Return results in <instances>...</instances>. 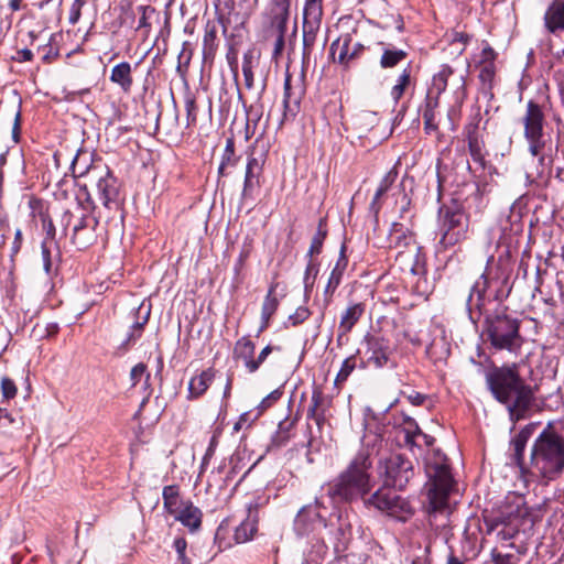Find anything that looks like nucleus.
Returning a JSON list of instances; mask_svg holds the SVG:
<instances>
[{"mask_svg":"<svg viewBox=\"0 0 564 564\" xmlns=\"http://www.w3.org/2000/svg\"><path fill=\"white\" fill-rule=\"evenodd\" d=\"M486 382L494 398L506 405L512 422L527 417L534 402V391L521 378L517 364L494 367L487 372Z\"/></svg>","mask_w":564,"mask_h":564,"instance_id":"obj_1","label":"nucleus"},{"mask_svg":"<svg viewBox=\"0 0 564 564\" xmlns=\"http://www.w3.org/2000/svg\"><path fill=\"white\" fill-rule=\"evenodd\" d=\"M564 470V436L549 423L534 440L528 468L525 484H549Z\"/></svg>","mask_w":564,"mask_h":564,"instance_id":"obj_2","label":"nucleus"},{"mask_svg":"<svg viewBox=\"0 0 564 564\" xmlns=\"http://www.w3.org/2000/svg\"><path fill=\"white\" fill-rule=\"evenodd\" d=\"M382 440L376 435L362 443L346 468L330 482L333 494H372L377 488L373 476V456L380 455Z\"/></svg>","mask_w":564,"mask_h":564,"instance_id":"obj_3","label":"nucleus"},{"mask_svg":"<svg viewBox=\"0 0 564 564\" xmlns=\"http://www.w3.org/2000/svg\"><path fill=\"white\" fill-rule=\"evenodd\" d=\"M484 333L497 350L514 352L522 345L519 319L511 317L505 311L486 316Z\"/></svg>","mask_w":564,"mask_h":564,"instance_id":"obj_4","label":"nucleus"},{"mask_svg":"<svg viewBox=\"0 0 564 564\" xmlns=\"http://www.w3.org/2000/svg\"><path fill=\"white\" fill-rule=\"evenodd\" d=\"M441 238L440 245L448 249L467 238L469 216L457 202L443 205L438 209Z\"/></svg>","mask_w":564,"mask_h":564,"instance_id":"obj_5","label":"nucleus"},{"mask_svg":"<svg viewBox=\"0 0 564 564\" xmlns=\"http://www.w3.org/2000/svg\"><path fill=\"white\" fill-rule=\"evenodd\" d=\"M377 474L382 485L372 494H380L382 489L402 491L413 475L412 463L399 453H390L379 458Z\"/></svg>","mask_w":564,"mask_h":564,"instance_id":"obj_6","label":"nucleus"},{"mask_svg":"<svg viewBox=\"0 0 564 564\" xmlns=\"http://www.w3.org/2000/svg\"><path fill=\"white\" fill-rule=\"evenodd\" d=\"M545 116L542 107L534 100L527 102V109L522 117L523 135L529 144V152L538 158L539 164L544 165L546 158L543 154L546 141L544 139Z\"/></svg>","mask_w":564,"mask_h":564,"instance_id":"obj_7","label":"nucleus"},{"mask_svg":"<svg viewBox=\"0 0 564 564\" xmlns=\"http://www.w3.org/2000/svg\"><path fill=\"white\" fill-rule=\"evenodd\" d=\"M362 344L365 345L364 359L359 367L382 369L392 366L393 348L390 340L379 335L367 334L364 337Z\"/></svg>","mask_w":564,"mask_h":564,"instance_id":"obj_8","label":"nucleus"},{"mask_svg":"<svg viewBox=\"0 0 564 564\" xmlns=\"http://www.w3.org/2000/svg\"><path fill=\"white\" fill-rule=\"evenodd\" d=\"M90 184L96 186L99 199L106 208L119 209L120 184L108 166L96 164Z\"/></svg>","mask_w":564,"mask_h":564,"instance_id":"obj_9","label":"nucleus"},{"mask_svg":"<svg viewBox=\"0 0 564 564\" xmlns=\"http://www.w3.org/2000/svg\"><path fill=\"white\" fill-rule=\"evenodd\" d=\"M180 498L181 496H163L164 508L191 532H196L202 525L203 513L192 501Z\"/></svg>","mask_w":564,"mask_h":564,"instance_id":"obj_10","label":"nucleus"},{"mask_svg":"<svg viewBox=\"0 0 564 564\" xmlns=\"http://www.w3.org/2000/svg\"><path fill=\"white\" fill-rule=\"evenodd\" d=\"M426 473L429 476V487L425 494H460L466 490V488L454 478L451 468L446 464L429 465Z\"/></svg>","mask_w":564,"mask_h":564,"instance_id":"obj_11","label":"nucleus"},{"mask_svg":"<svg viewBox=\"0 0 564 564\" xmlns=\"http://www.w3.org/2000/svg\"><path fill=\"white\" fill-rule=\"evenodd\" d=\"M365 503L401 522L414 514V507L403 496H369Z\"/></svg>","mask_w":564,"mask_h":564,"instance_id":"obj_12","label":"nucleus"},{"mask_svg":"<svg viewBox=\"0 0 564 564\" xmlns=\"http://www.w3.org/2000/svg\"><path fill=\"white\" fill-rule=\"evenodd\" d=\"M449 78H452V85L455 87V104L459 108L466 98V79L465 75L456 74L452 66L447 64L441 66L440 70L433 75L429 90L441 96L446 90Z\"/></svg>","mask_w":564,"mask_h":564,"instance_id":"obj_13","label":"nucleus"},{"mask_svg":"<svg viewBox=\"0 0 564 564\" xmlns=\"http://www.w3.org/2000/svg\"><path fill=\"white\" fill-rule=\"evenodd\" d=\"M323 9L303 8V63H308L321 29Z\"/></svg>","mask_w":564,"mask_h":564,"instance_id":"obj_14","label":"nucleus"},{"mask_svg":"<svg viewBox=\"0 0 564 564\" xmlns=\"http://www.w3.org/2000/svg\"><path fill=\"white\" fill-rule=\"evenodd\" d=\"M335 497L336 496H315L314 505L302 507L297 513V517H307L311 519L312 516H314L321 522L327 525V521H332L333 517H337V519H339V516L336 514Z\"/></svg>","mask_w":564,"mask_h":564,"instance_id":"obj_15","label":"nucleus"},{"mask_svg":"<svg viewBox=\"0 0 564 564\" xmlns=\"http://www.w3.org/2000/svg\"><path fill=\"white\" fill-rule=\"evenodd\" d=\"M413 243V235L408 227L401 223H392L388 237L379 240L375 245L379 248L400 249L398 256L403 253V249Z\"/></svg>","mask_w":564,"mask_h":564,"instance_id":"obj_16","label":"nucleus"},{"mask_svg":"<svg viewBox=\"0 0 564 564\" xmlns=\"http://www.w3.org/2000/svg\"><path fill=\"white\" fill-rule=\"evenodd\" d=\"M304 95V87L302 83L292 84L290 74L285 75L284 79V95H283V119L288 120L294 118L300 110L302 97Z\"/></svg>","mask_w":564,"mask_h":564,"instance_id":"obj_17","label":"nucleus"},{"mask_svg":"<svg viewBox=\"0 0 564 564\" xmlns=\"http://www.w3.org/2000/svg\"><path fill=\"white\" fill-rule=\"evenodd\" d=\"M543 21L547 33L555 36L564 33V0H554L547 7Z\"/></svg>","mask_w":564,"mask_h":564,"instance_id":"obj_18","label":"nucleus"},{"mask_svg":"<svg viewBox=\"0 0 564 564\" xmlns=\"http://www.w3.org/2000/svg\"><path fill=\"white\" fill-rule=\"evenodd\" d=\"M291 0H271L267 11L269 30L286 29Z\"/></svg>","mask_w":564,"mask_h":564,"instance_id":"obj_19","label":"nucleus"},{"mask_svg":"<svg viewBox=\"0 0 564 564\" xmlns=\"http://www.w3.org/2000/svg\"><path fill=\"white\" fill-rule=\"evenodd\" d=\"M366 312L365 303H350L345 311H343L338 325V340L343 336H347L355 325L360 321Z\"/></svg>","mask_w":564,"mask_h":564,"instance_id":"obj_20","label":"nucleus"},{"mask_svg":"<svg viewBox=\"0 0 564 564\" xmlns=\"http://www.w3.org/2000/svg\"><path fill=\"white\" fill-rule=\"evenodd\" d=\"M345 246H341L339 257L332 269L330 275L328 278L327 284L324 290L325 303L328 305L332 302L333 294L336 289L339 286L343 280L344 272L348 264V259L345 254Z\"/></svg>","mask_w":564,"mask_h":564,"instance_id":"obj_21","label":"nucleus"},{"mask_svg":"<svg viewBox=\"0 0 564 564\" xmlns=\"http://www.w3.org/2000/svg\"><path fill=\"white\" fill-rule=\"evenodd\" d=\"M533 425L529 424L524 429H522L512 440H511V449H512V462L520 467L523 480L525 481V469L528 468V464L524 462V451L528 443V440L531 435V430Z\"/></svg>","mask_w":564,"mask_h":564,"instance_id":"obj_22","label":"nucleus"},{"mask_svg":"<svg viewBox=\"0 0 564 564\" xmlns=\"http://www.w3.org/2000/svg\"><path fill=\"white\" fill-rule=\"evenodd\" d=\"M489 288V278L487 270L477 279L474 285L470 289L468 299H467V310L473 317L474 311H478L481 314V310L484 306V296Z\"/></svg>","mask_w":564,"mask_h":564,"instance_id":"obj_23","label":"nucleus"},{"mask_svg":"<svg viewBox=\"0 0 564 564\" xmlns=\"http://www.w3.org/2000/svg\"><path fill=\"white\" fill-rule=\"evenodd\" d=\"M262 172V165L258 159L250 156L248 158L242 188L243 198H252L253 193L260 187V175Z\"/></svg>","mask_w":564,"mask_h":564,"instance_id":"obj_24","label":"nucleus"},{"mask_svg":"<svg viewBox=\"0 0 564 564\" xmlns=\"http://www.w3.org/2000/svg\"><path fill=\"white\" fill-rule=\"evenodd\" d=\"M254 344L247 336L238 339L234 348V357L243 362V366L249 373H254L257 371V362H254Z\"/></svg>","mask_w":564,"mask_h":564,"instance_id":"obj_25","label":"nucleus"},{"mask_svg":"<svg viewBox=\"0 0 564 564\" xmlns=\"http://www.w3.org/2000/svg\"><path fill=\"white\" fill-rule=\"evenodd\" d=\"M253 510L257 511V505L250 503L248 506V517L246 520H243L236 529L234 533V541L237 544L246 543L253 539L258 527V520L257 517L253 516Z\"/></svg>","mask_w":564,"mask_h":564,"instance_id":"obj_26","label":"nucleus"},{"mask_svg":"<svg viewBox=\"0 0 564 564\" xmlns=\"http://www.w3.org/2000/svg\"><path fill=\"white\" fill-rule=\"evenodd\" d=\"M398 177V170L397 167H392L389 170L384 176L381 178L376 193L373 195V198L370 203V210L375 214V217H378V214L382 207L381 198L383 195L387 194V192L391 188V186L394 184Z\"/></svg>","mask_w":564,"mask_h":564,"instance_id":"obj_27","label":"nucleus"},{"mask_svg":"<svg viewBox=\"0 0 564 564\" xmlns=\"http://www.w3.org/2000/svg\"><path fill=\"white\" fill-rule=\"evenodd\" d=\"M449 496H427L426 502L423 503L424 510L430 519L436 520L440 517H448L452 513Z\"/></svg>","mask_w":564,"mask_h":564,"instance_id":"obj_28","label":"nucleus"},{"mask_svg":"<svg viewBox=\"0 0 564 564\" xmlns=\"http://www.w3.org/2000/svg\"><path fill=\"white\" fill-rule=\"evenodd\" d=\"M215 373L216 371L213 368H208L193 377L188 383V399H197L202 397L212 384Z\"/></svg>","mask_w":564,"mask_h":564,"instance_id":"obj_29","label":"nucleus"},{"mask_svg":"<svg viewBox=\"0 0 564 564\" xmlns=\"http://www.w3.org/2000/svg\"><path fill=\"white\" fill-rule=\"evenodd\" d=\"M379 45L382 47L380 66L384 69L398 66L408 57V52L404 50L397 48L393 45L384 42H379Z\"/></svg>","mask_w":564,"mask_h":564,"instance_id":"obj_30","label":"nucleus"},{"mask_svg":"<svg viewBox=\"0 0 564 564\" xmlns=\"http://www.w3.org/2000/svg\"><path fill=\"white\" fill-rule=\"evenodd\" d=\"M132 68L128 62H121L113 66L110 74V82L118 85L124 93L132 87Z\"/></svg>","mask_w":564,"mask_h":564,"instance_id":"obj_31","label":"nucleus"},{"mask_svg":"<svg viewBox=\"0 0 564 564\" xmlns=\"http://www.w3.org/2000/svg\"><path fill=\"white\" fill-rule=\"evenodd\" d=\"M326 400L319 390L312 393L311 404L307 410V419L314 420L316 425L321 427L326 419Z\"/></svg>","mask_w":564,"mask_h":564,"instance_id":"obj_32","label":"nucleus"},{"mask_svg":"<svg viewBox=\"0 0 564 564\" xmlns=\"http://www.w3.org/2000/svg\"><path fill=\"white\" fill-rule=\"evenodd\" d=\"M150 316V308L144 312V316L141 321H135L130 330L127 334L126 339L119 346V349L126 352L130 347H132L142 336L144 325L148 323Z\"/></svg>","mask_w":564,"mask_h":564,"instance_id":"obj_33","label":"nucleus"},{"mask_svg":"<svg viewBox=\"0 0 564 564\" xmlns=\"http://www.w3.org/2000/svg\"><path fill=\"white\" fill-rule=\"evenodd\" d=\"M217 50V25L213 21H207L203 37L204 59L213 58Z\"/></svg>","mask_w":564,"mask_h":564,"instance_id":"obj_34","label":"nucleus"},{"mask_svg":"<svg viewBox=\"0 0 564 564\" xmlns=\"http://www.w3.org/2000/svg\"><path fill=\"white\" fill-rule=\"evenodd\" d=\"M468 150L473 160L484 166L482 142L477 137V123L467 128Z\"/></svg>","mask_w":564,"mask_h":564,"instance_id":"obj_35","label":"nucleus"},{"mask_svg":"<svg viewBox=\"0 0 564 564\" xmlns=\"http://www.w3.org/2000/svg\"><path fill=\"white\" fill-rule=\"evenodd\" d=\"M350 45H351V37L349 35H346L340 40L335 41L332 46L330 51L335 55L336 51L338 50V56L337 62L340 65H344L345 67L349 66V63L352 61L350 57Z\"/></svg>","mask_w":564,"mask_h":564,"instance_id":"obj_36","label":"nucleus"},{"mask_svg":"<svg viewBox=\"0 0 564 564\" xmlns=\"http://www.w3.org/2000/svg\"><path fill=\"white\" fill-rule=\"evenodd\" d=\"M278 307V297L271 296V294H267L261 307V326L259 333L263 332L269 326L270 319L276 312Z\"/></svg>","mask_w":564,"mask_h":564,"instance_id":"obj_37","label":"nucleus"},{"mask_svg":"<svg viewBox=\"0 0 564 564\" xmlns=\"http://www.w3.org/2000/svg\"><path fill=\"white\" fill-rule=\"evenodd\" d=\"M89 227V217L87 215H82L78 221L73 227V236L72 241L78 248H85L88 246L93 236L85 238L83 237V231Z\"/></svg>","mask_w":564,"mask_h":564,"instance_id":"obj_38","label":"nucleus"},{"mask_svg":"<svg viewBox=\"0 0 564 564\" xmlns=\"http://www.w3.org/2000/svg\"><path fill=\"white\" fill-rule=\"evenodd\" d=\"M84 156H88L87 152H78L76 156L72 161V172L75 177H87L90 182L93 178V167L96 165L87 164L86 162H82Z\"/></svg>","mask_w":564,"mask_h":564,"instance_id":"obj_39","label":"nucleus"},{"mask_svg":"<svg viewBox=\"0 0 564 564\" xmlns=\"http://www.w3.org/2000/svg\"><path fill=\"white\" fill-rule=\"evenodd\" d=\"M411 83V68L408 66L404 68L397 78V83L393 85L390 91L392 100L397 104L402 98L405 89Z\"/></svg>","mask_w":564,"mask_h":564,"instance_id":"obj_40","label":"nucleus"},{"mask_svg":"<svg viewBox=\"0 0 564 564\" xmlns=\"http://www.w3.org/2000/svg\"><path fill=\"white\" fill-rule=\"evenodd\" d=\"M184 106L186 111V127L191 128L197 123L198 107L195 93L187 89L184 94Z\"/></svg>","mask_w":564,"mask_h":564,"instance_id":"obj_41","label":"nucleus"},{"mask_svg":"<svg viewBox=\"0 0 564 564\" xmlns=\"http://www.w3.org/2000/svg\"><path fill=\"white\" fill-rule=\"evenodd\" d=\"M137 11L140 13L137 30L141 31L147 36L152 28L151 19L156 14V11L151 6H139L137 7Z\"/></svg>","mask_w":564,"mask_h":564,"instance_id":"obj_42","label":"nucleus"},{"mask_svg":"<svg viewBox=\"0 0 564 564\" xmlns=\"http://www.w3.org/2000/svg\"><path fill=\"white\" fill-rule=\"evenodd\" d=\"M547 501V498L535 503H530L529 501L523 500L522 505L524 507V511L522 516L529 518L533 523L540 521L546 510Z\"/></svg>","mask_w":564,"mask_h":564,"instance_id":"obj_43","label":"nucleus"},{"mask_svg":"<svg viewBox=\"0 0 564 564\" xmlns=\"http://www.w3.org/2000/svg\"><path fill=\"white\" fill-rule=\"evenodd\" d=\"M327 236V229L324 219H321L317 226L316 234L314 235L310 249L307 251L306 257L313 258L315 254H319L322 252L324 240Z\"/></svg>","mask_w":564,"mask_h":564,"instance_id":"obj_44","label":"nucleus"},{"mask_svg":"<svg viewBox=\"0 0 564 564\" xmlns=\"http://www.w3.org/2000/svg\"><path fill=\"white\" fill-rule=\"evenodd\" d=\"M253 63H254V51L248 50L243 54V58H242V74H243V78H245V86L247 89L253 88V82H254V76H253V70H252Z\"/></svg>","mask_w":564,"mask_h":564,"instance_id":"obj_45","label":"nucleus"},{"mask_svg":"<svg viewBox=\"0 0 564 564\" xmlns=\"http://www.w3.org/2000/svg\"><path fill=\"white\" fill-rule=\"evenodd\" d=\"M327 550V545L323 541L313 543L311 550L305 555L306 564H322Z\"/></svg>","mask_w":564,"mask_h":564,"instance_id":"obj_46","label":"nucleus"},{"mask_svg":"<svg viewBox=\"0 0 564 564\" xmlns=\"http://www.w3.org/2000/svg\"><path fill=\"white\" fill-rule=\"evenodd\" d=\"M402 431L404 432V441L408 445L415 444V438L417 434H422L417 423L412 419L406 416L403 421Z\"/></svg>","mask_w":564,"mask_h":564,"instance_id":"obj_47","label":"nucleus"},{"mask_svg":"<svg viewBox=\"0 0 564 564\" xmlns=\"http://www.w3.org/2000/svg\"><path fill=\"white\" fill-rule=\"evenodd\" d=\"M239 158L236 156L235 153V140L234 138H228L226 140V147L224 150V153L221 155L220 164L225 165L226 167H235L238 164Z\"/></svg>","mask_w":564,"mask_h":564,"instance_id":"obj_48","label":"nucleus"},{"mask_svg":"<svg viewBox=\"0 0 564 564\" xmlns=\"http://www.w3.org/2000/svg\"><path fill=\"white\" fill-rule=\"evenodd\" d=\"M150 377L151 375L148 371L147 365L143 362L137 364L130 371L131 387H135L142 379H144V382L148 386Z\"/></svg>","mask_w":564,"mask_h":564,"instance_id":"obj_49","label":"nucleus"},{"mask_svg":"<svg viewBox=\"0 0 564 564\" xmlns=\"http://www.w3.org/2000/svg\"><path fill=\"white\" fill-rule=\"evenodd\" d=\"M308 259L310 260L307 262V265L305 269V274H304V280H303L304 289H305V296H307L310 294V292L312 291L315 278L318 273V265L313 262L312 258H308Z\"/></svg>","mask_w":564,"mask_h":564,"instance_id":"obj_50","label":"nucleus"},{"mask_svg":"<svg viewBox=\"0 0 564 564\" xmlns=\"http://www.w3.org/2000/svg\"><path fill=\"white\" fill-rule=\"evenodd\" d=\"M293 427V422L283 421L279 424V430L272 438L275 446H283L290 440V430Z\"/></svg>","mask_w":564,"mask_h":564,"instance_id":"obj_51","label":"nucleus"},{"mask_svg":"<svg viewBox=\"0 0 564 564\" xmlns=\"http://www.w3.org/2000/svg\"><path fill=\"white\" fill-rule=\"evenodd\" d=\"M57 248L56 242H48L47 240H43L41 243V256L43 261V269L47 275L52 273V246Z\"/></svg>","mask_w":564,"mask_h":564,"instance_id":"obj_52","label":"nucleus"},{"mask_svg":"<svg viewBox=\"0 0 564 564\" xmlns=\"http://www.w3.org/2000/svg\"><path fill=\"white\" fill-rule=\"evenodd\" d=\"M519 557L514 554H502L497 549H494L490 558L484 564H518Z\"/></svg>","mask_w":564,"mask_h":564,"instance_id":"obj_53","label":"nucleus"},{"mask_svg":"<svg viewBox=\"0 0 564 564\" xmlns=\"http://www.w3.org/2000/svg\"><path fill=\"white\" fill-rule=\"evenodd\" d=\"M356 367H357L356 355H351V356L347 357L343 361L341 367L337 373L336 382L346 381L348 379V377L351 375V372L355 370Z\"/></svg>","mask_w":564,"mask_h":564,"instance_id":"obj_54","label":"nucleus"},{"mask_svg":"<svg viewBox=\"0 0 564 564\" xmlns=\"http://www.w3.org/2000/svg\"><path fill=\"white\" fill-rule=\"evenodd\" d=\"M228 531V525L225 521H223L216 530L214 541L220 551L229 549L232 545L231 541L226 538Z\"/></svg>","mask_w":564,"mask_h":564,"instance_id":"obj_55","label":"nucleus"},{"mask_svg":"<svg viewBox=\"0 0 564 564\" xmlns=\"http://www.w3.org/2000/svg\"><path fill=\"white\" fill-rule=\"evenodd\" d=\"M479 79L484 85L491 87L495 75H496V66L495 64H479Z\"/></svg>","mask_w":564,"mask_h":564,"instance_id":"obj_56","label":"nucleus"},{"mask_svg":"<svg viewBox=\"0 0 564 564\" xmlns=\"http://www.w3.org/2000/svg\"><path fill=\"white\" fill-rule=\"evenodd\" d=\"M52 40V37L50 39ZM37 51L39 52H42V61L43 63L45 64H51L53 63L59 55V52L57 48H55L52 44H51V41H48L46 44L44 45H40L37 47Z\"/></svg>","mask_w":564,"mask_h":564,"instance_id":"obj_57","label":"nucleus"},{"mask_svg":"<svg viewBox=\"0 0 564 564\" xmlns=\"http://www.w3.org/2000/svg\"><path fill=\"white\" fill-rule=\"evenodd\" d=\"M282 391L280 389H275L272 392H270L265 398L262 399V401L258 405L259 416L269 408H271L280 398L282 397Z\"/></svg>","mask_w":564,"mask_h":564,"instance_id":"obj_58","label":"nucleus"},{"mask_svg":"<svg viewBox=\"0 0 564 564\" xmlns=\"http://www.w3.org/2000/svg\"><path fill=\"white\" fill-rule=\"evenodd\" d=\"M440 105V96L437 94L432 93L431 90L427 91L426 98H425V105L423 109V115H429L431 118H435V110Z\"/></svg>","mask_w":564,"mask_h":564,"instance_id":"obj_59","label":"nucleus"},{"mask_svg":"<svg viewBox=\"0 0 564 564\" xmlns=\"http://www.w3.org/2000/svg\"><path fill=\"white\" fill-rule=\"evenodd\" d=\"M42 228L45 231V238L48 242H55L56 229L52 218L46 214H41Z\"/></svg>","mask_w":564,"mask_h":564,"instance_id":"obj_60","label":"nucleus"},{"mask_svg":"<svg viewBox=\"0 0 564 564\" xmlns=\"http://www.w3.org/2000/svg\"><path fill=\"white\" fill-rule=\"evenodd\" d=\"M259 417V413L252 415V412L242 413L238 421L234 424V432L238 433L242 429H248Z\"/></svg>","mask_w":564,"mask_h":564,"instance_id":"obj_61","label":"nucleus"},{"mask_svg":"<svg viewBox=\"0 0 564 564\" xmlns=\"http://www.w3.org/2000/svg\"><path fill=\"white\" fill-rule=\"evenodd\" d=\"M311 315V311L306 306H300L295 310L293 314H291L288 318V322L292 326H297L305 322Z\"/></svg>","mask_w":564,"mask_h":564,"instance_id":"obj_62","label":"nucleus"},{"mask_svg":"<svg viewBox=\"0 0 564 564\" xmlns=\"http://www.w3.org/2000/svg\"><path fill=\"white\" fill-rule=\"evenodd\" d=\"M1 392L3 399L11 400L15 398L18 389L15 383L8 377H3L1 380Z\"/></svg>","mask_w":564,"mask_h":564,"instance_id":"obj_63","label":"nucleus"},{"mask_svg":"<svg viewBox=\"0 0 564 564\" xmlns=\"http://www.w3.org/2000/svg\"><path fill=\"white\" fill-rule=\"evenodd\" d=\"M272 35L275 36V40H274V47H273V56H279L283 48H284V36H285V32H286V29H282V30H269Z\"/></svg>","mask_w":564,"mask_h":564,"instance_id":"obj_64","label":"nucleus"}]
</instances>
